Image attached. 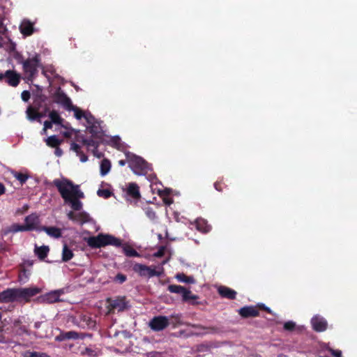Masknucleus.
<instances>
[{
  "instance_id": "42",
  "label": "nucleus",
  "mask_w": 357,
  "mask_h": 357,
  "mask_svg": "<svg viewBox=\"0 0 357 357\" xmlns=\"http://www.w3.org/2000/svg\"><path fill=\"white\" fill-rule=\"evenodd\" d=\"M296 324L294 321H289L284 323V329L287 331H292L295 329Z\"/></svg>"
},
{
  "instance_id": "59",
  "label": "nucleus",
  "mask_w": 357,
  "mask_h": 357,
  "mask_svg": "<svg viewBox=\"0 0 357 357\" xmlns=\"http://www.w3.org/2000/svg\"><path fill=\"white\" fill-rule=\"evenodd\" d=\"M164 254V248H161L155 254V256L156 257H162Z\"/></svg>"
},
{
  "instance_id": "4",
  "label": "nucleus",
  "mask_w": 357,
  "mask_h": 357,
  "mask_svg": "<svg viewBox=\"0 0 357 357\" xmlns=\"http://www.w3.org/2000/svg\"><path fill=\"white\" fill-rule=\"evenodd\" d=\"M132 270L140 277L145 278H151L155 276L160 277L163 273V268L160 267L156 269L155 266H148L144 264L136 263L132 266Z\"/></svg>"
},
{
  "instance_id": "39",
  "label": "nucleus",
  "mask_w": 357,
  "mask_h": 357,
  "mask_svg": "<svg viewBox=\"0 0 357 357\" xmlns=\"http://www.w3.org/2000/svg\"><path fill=\"white\" fill-rule=\"evenodd\" d=\"M127 280V276L123 273H119L114 278V282L119 284H123Z\"/></svg>"
},
{
  "instance_id": "19",
  "label": "nucleus",
  "mask_w": 357,
  "mask_h": 357,
  "mask_svg": "<svg viewBox=\"0 0 357 357\" xmlns=\"http://www.w3.org/2000/svg\"><path fill=\"white\" fill-rule=\"evenodd\" d=\"M218 294L222 297L230 300H234L236 297V291L226 286H220L218 289Z\"/></svg>"
},
{
  "instance_id": "31",
  "label": "nucleus",
  "mask_w": 357,
  "mask_h": 357,
  "mask_svg": "<svg viewBox=\"0 0 357 357\" xmlns=\"http://www.w3.org/2000/svg\"><path fill=\"white\" fill-rule=\"evenodd\" d=\"M89 221V215L84 212L77 213L75 215V219L74 222H77L81 225H83Z\"/></svg>"
},
{
  "instance_id": "32",
  "label": "nucleus",
  "mask_w": 357,
  "mask_h": 357,
  "mask_svg": "<svg viewBox=\"0 0 357 357\" xmlns=\"http://www.w3.org/2000/svg\"><path fill=\"white\" fill-rule=\"evenodd\" d=\"M176 278L179 282L187 284H194L195 282V280L192 276H188L183 273L176 274Z\"/></svg>"
},
{
  "instance_id": "7",
  "label": "nucleus",
  "mask_w": 357,
  "mask_h": 357,
  "mask_svg": "<svg viewBox=\"0 0 357 357\" xmlns=\"http://www.w3.org/2000/svg\"><path fill=\"white\" fill-rule=\"evenodd\" d=\"M64 293L63 289H58L50 291L47 294L41 295L37 298V301L39 303H54L59 302L60 296Z\"/></svg>"
},
{
  "instance_id": "14",
  "label": "nucleus",
  "mask_w": 357,
  "mask_h": 357,
  "mask_svg": "<svg viewBox=\"0 0 357 357\" xmlns=\"http://www.w3.org/2000/svg\"><path fill=\"white\" fill-rule=\"evenodd\" d=\"M54 101L62 105L67 110L73 105L70 98L64 92L61 91H58L54 93Z\"/></svg>"
},
{
  "instance_id": "17",
  "label": "nucleus",
  "mask_w": 357,
  "mask_h": 357,
  "mask_svg": "<svg viewBox=\"0 0 357 357\" xmlns=\"http://www.w3.org/2000/svg\"><path fill=\"white\" fill-rule=\"evenodd\" d=\"M27 119L31 121H40V119L45 116V114L38 112V108H35L32 106H29L26 111Z\"/></svg>"
},
{
  "instance_id": "22",
  "label": "nucleus",
  "mask_w": 357,
  "mask_h": 357,
  "mask_svg": "<svg viewBox=\"0 0 357 357\" xmlns=\"http://www.w3.org/2000/svg\"><path fill=\"white\" fill-rule=\"evenodd\" d=\"M13 331L16 335H23L24 334H29L28 329L24 325L21 324L19 319L15 320L13 324Z\"/></svg>"
},
{
  "instance_id": "60",
  "label": "nucleus",
  "mask_w": 357,
  "mask_h": 357,
  "mask_svg": "<svg viewBox=\"0 0 357 357\" xmlns=\"http://www.w3.org/2000/svg\"><path fill=\"white\" fill-rule=\"evenodd\" d=\"M24 275L26 278H28V275H26V269H23L21 273H20V280H22V275Z\"/></svg>"
},
{
  "instance_id": "54",
  "label": "nucleus",
  "mask_w": 357,
  "mask_h": 357,
  "mask_svg": "<svg viewBox=\"0 0 357 357\" xmlns=\"http://www.w3.org/2000/svg\"><path fill=\"white\" fill-rule=\"evenodd\" d=\"M52 122L50 121H45L44 122V130H46L47 129H51L52 128Z\"/></svg>"
},
{
  "instance_id": "58",
  "label": "nucleus",
  "mask_w": 357,
  "mask_h": 357,
  "mask_svg": "<svg viewBox=\"0 0 357 357\" xmlns=\"http://www.w3.org/2000/svg\"><path fill=\"white\" fill-rule=\"evenodd\" d=\"M6 192V188L4 185L0 182V196Z\"/></svg>"
},
{
  "instance_id": "48",
  "label": "nucleus",
  "mask_w": 357,
  "mask_h": 357,
  "mask_svg": "<svg viewBox=\"0 0 357 357\" xmlns=\"http://www.w3.org/2000/svg\"><path fill=\"white\" fill-rule=\"evenodd\" d=\"M223 185L224 183L222 182V181H218L214 183V188L219 192H222L223 190Z\"/></svg>"
},
{
  "instance_id": "11",
  "label": "nucleus",
  "mask_w": 357,
  "mask_h": 357,
  "mask_svg": "<svg viewBox=\"0 0 357 357\" xmlns=\"http://www.w3.org/2000/svg\"><path fill=\"white\" fill-rule=\"evenodd\" d=\"M107 303L109 304L111 309L117 310L119 312L128 308V303L125 297H118L116 299L109 298Z\"/></svg>"
},
{
  "instance_id": "13",
  "label": "nucleus",
  "mask_w": 357,
  "mask_h": 357,
  "mask_svg": "<svg viewBox=\"0 0 357 357\" xmlns=\"http://www.w3.org/2000/svg\"><path fill=\"white\" fill-rule=\"evenodd\" d=\"M312 328L316 332H323L327 329L328 323L323 317L315 316L311 320Z\"/></svg>"
},
{
  "instance_id": "1",
  "label": "nucleus",
  "mask_w": 357,
  "mask_h": 357,
  "mask_svg": "<svg viewBox=\"0 0 357 357\" xmlns=\"http://www.w3.org/2000/svg\"><path fill=\"white\" fill-rule=\"evenodd\" d=\"M52 185L55 186L65 203L69 204L73 210L79 211L82 208V202L79 200L84 197V192L79 190V185L66 178L54 179Z\"/></svg>"
},
{
  "instance_id": "46",
  "label": "nucleus",
  "mask_w": 357,
  "mask_h": 357,
  "mask_svg": "<svg viewBox=\"0 0 357 357\" xmlns=\"http://www.w3.org/2000/svg\"><path fill=\"white\" fill-rule=\"evenodd\" d=\"M70 149L75 151L77 155H79L82 151L80 146L75 142L71 143Z\"/></svg>"
},
{
  "instance_id": "33",
  "label": "nucleus",
  "mask_w": 357,
  "mask_h": 357,
  "mask_svg": "<svg viewBox=\"0 0 357 357\" xmlns=\"http://www.w3.org/2000/svg\"><path fill=\"white\" fill-rule=\"evenodd\" d=\"M49 117L53 123L57 125L61 124V122L63 121L62 118L60 116L59 113L55 110H52L49 113Z\"/></svg>"
},
{
  "instance_id": "64",
  "label": "nucleus",
  "mask_w": 357,
  "mask_h": 357,
  "mask_svg": "<svg viewBox=\"0 0 357 357\" xmlns=\"http://www.w3.org/2000/svg\"><path fill=\"white\" fill-rule=\"evenodd\" d=\"M49 111V107H45V111L44 112H42L41 113L45 114V116L46 115V113Z\"/></svg>"
},
{
  "instance_id": "5",
  "label": "nucleus",
  "mask_w": 357,
  "mask_h": 357,
  "mask_svg": "<svg viewBox=\"0 0 357 357\" xmlns=\"http://www.w3.org/2000/svg\"><path fill=\"white\" fill-rule=\"evenodd\" d=\"M40 61V56L38 54L23 61V70L29 79H32L37 75Z\"/></svg>"
},
{
  "instance_id": "35",
  "label": "nucleus",
  "mask_w": 357,
  "mask_h": 357,
  "mask_svg": "<svg viewBox=\"0 0 357 357\" xmlns=\"http://www.w3.org/2000/svg\"><path fill=\"white\" fill-rule=\"evenodd\" d=\"M87 130L89 133L92 134L93 135H96L100 132V127L98 125V122L94 123L93 124H91L87 126Z\"/></svg>"
},
{
  "instance_id": "28",
  "label": "nucleus",
  "mask_w": 357,
  "mask_h": 357,
  "mask_svg": "<svg viewBox=\"0 0 357 357\" xmlns=\"http://www.w3.org/2000/svg\"><path fill=\"white\" fill-rule=\"evenodd\" d=\"M74 257L73 251L68 247L66 244L63 245L62 250V261L67 262Z\"/></svg>"
},
{
  "instance_id": "20",
  "label": "nucleus",
  "mask_w": 357,
  "mask_h": 357,
  "mask_svg": "<svg viewBox=\"0 0 357 357\" xmlns=\"http://www.w3.org/2000/svg\"><path fill=\"white\" fill-rule=\"evenodd\" d=\"M20 30L22 35L31 36L34 31L33 24L28 20H24L20 26Z\"/></svg>"
},
{
  "instance_id": "34",
  "label": "nucleus",
  "mask_w": 357,
  "mask_h": 357,
  "mask_svg": "<svg viewBox=\"0 0 357 357\" xmlns=\"http://www.w3.org/2000/svg\"><path fill=\"white\" fill-rule=\"evenodd\" d=\"M69 111H73L75 113V116L77 119L80 120L82 118H84L86 112L81 110L79 108H78L76 106H74L73 105H71V107L68 109Z\"/></svg>"
},
{
  "instance_id": "26",
  "label": "nucleus",
  "mask_w": 357,
  "mask_h": 357,
  "mask_svg": "<svg viewBox=\"0 0 357 357\" xmlns=\"http://www.w3.org/2000/svg\"><path fill=\"white\" fill-rule=\"evenodd\" d=\"M122 247L123 252L126 257H139L140 254L137 252L131 245L128 244H123Z\"/></svg>"
},
{
  "instance_id": "23",
  "label": "nucleus",
  "mask_w": 357,
  "mask_h": 357,
  "mask_svg": "<svg viewBox=\"0 0 357 357\" xmlns=\"http://www.w3.org/2000/svg\"><path fill=\"white\" fill-rule=\"evenodd\" d=\"M82 144L86 146L89 151H91L93 153L94 155H97L98 158L100 155L96 154V151H98V143L97 141L94 140L92 138L90 139H83Z\"/></svg>"
},
{
  "instance_id": "15",
  "label": "nucleus",
  "mask_w": 357,
  "mask_h": 357,
  "mask_svg": "<svg viewBox=\"0 0 357 357\" xmlns=\"http://www.w3.org/2000/svg\"><path fill=\"white\" fill-rule=\"evenodd\" d=\"M238 314L243 318H249L258 317L259 312L257 307L250 305L239 309Z\"/></svg>"
},
{
  "instance_id": "52",
  "label": "nucleus",
  "mask_w": 357,
  "mask_h": 357,
  "mask_svg": "<svg viewBox=\"0 0 357 357\" xmlns=\"http://www.w3.org/2000/svg\"><path fill=\"white\" fill-rule=\"evenodd\" d=\"M331 354L335 357H342V351L340 350H335L330 349Z\"/></svg>"
},
{
  "instance_id": "21",
  "label": "nucleus",
  "mask_w": 357,
  "mask_h": 357,
  "mask_svg": "<svg viewBox=\"0 0 357 357\" xmlns=\"http://www.w3.org/2000/svg\"><path fill=\"white\" fill-rule=\"evenodd\" d=\"M195 227L198 231L205 234L209 232L211 229V227L208 224L207 221L201 218L195 220Z\"/></svg>"
},
{
  "instance_id": "36",
  "label": "nucleus",
  "mask_w": 357,
  "mask_h": 357,
  "mask_svg": "<svg viewBox=\"0 0 357 357\" xmlns=\"http://www.w3.org/2000/svg\"><path fill=\"white\" fill-rule=\"evenodd\" d=\"M97 195L100 197L107 199L112 196V192L108 189H98Z\"/></svg>"
},
{
  "instance_id": "3",
  "label": "nucleus",
  "mask_w": 357,
  "mask_h": 357,
  "mask_svg": "<svg viewBox=\"0 0 357 357\" xmlns=\"http://www.w3.org/2000/svg\"><path fill=\"white\" fill-rule=\"evenodd\" d=\"M126 160L130 168L137 175H145L150 169L149 163L142 157L131 153H126Z\"/></svg>"
},
{
  "instance_id": "57",
  "label": "nucleus",
  "mask_w": 357,
  "mask_h": 357,
  "mask_svg": "<svg viewBox=\"0 0 357 357\" xmlns=\"http://www.w3.org/2000/svg\"><path fill=\"white\" fill-rule=\"evenodd\" d=\"M55 154L57 156H61L63 154V151L59 146L55 147Z\"/></svg>"
},
{
  "instance_id": "9",
  "label": "nucleus",
  "mask_w": 357,
  "mask_h": 357,
  "mask_svg": "<svg viewBox=\"0 0 357 357\" xmlns=\"http://www.w3.org/2000/svg\"><path fill=\"white\" fill-rule=\"evenodd\" d=\"M17 299H23L28 302L30 298L41 292V289L36 287L17 288Z\"/></svg>"
},
{
  "instance_id": "61",
  "label": "nucleus",
  "mask_w": 357,
  "mask_h": 357,
  "mask_svg": "<svg viewBox=\"0 0 357 357\" xmlns=\"http://www.w3.org/2000/svg\"><path fill=\"white\" fill-rule=\"evenodd\" d=\"M126 161L124 160H121L119 161V165L120 166H124L126 165Z\"/></svg>"
},
{
  "instance_id": "62",
  "label": "nucleus",
  "mask_w": 357,
  "mask_h": 357,
  "mask_svg": "<svg viewBox=\"0 0 357 357\" xmlns=\"http://www.w3.org/2000/svg\"><path fill=\"white\" fill-rule=\"evenodd\" d=\"M63 136H64L65 137H66V138H69V137H70L71 134H70V132H65L63 133Z\"/></svg>"
},
{
  "instance_id": "38",
  "label": "nucleus",
  "mask_w": 357,
  "mask_h": 357,
  "mask_svg": "<svg viewBox=\"0 0 357 357\" xmlns=\"http://www.w3.org/2000/svg\"><path fill=\"white\" fill-rule=\"evenodd\" d=\"M81 354L82 356H87L89 357L97 356V352L95 350L88 347L85 348L83 351H82Z\"/></svg>"
},
{
  "instance_id": "41",
  "label": "nucleus",
  "mask_w": 357,
  "mask_h": 357,
  "mask_svg": "<svg viewBox=\"0 0 357 357\" xmlns=\"http://www.w3.org/2000/svg\"><path fill=\"white\" fill-rule=\"evenodd\" d=\"M145 214L151 220H154L156 218V213L155 211L151 207H147L145 208Z\"/></svg>"
},
{
  "instance_id": "27",
  "label": "nucleus",
  "mask_w": 357,
  "mask_h": 357,
  "mask_svg": "<svg viewBox=\"0 0 357 357\" xmlns=\"http://www.w3.org/2000/svg\"><path fill=\"white\" fill-rule=\"evenodd\" d=\"M46 144L52 148L59 146L63 142L62 139H59L56 135H52L45 139Z\"/></svg>"
},
{
  "instance_id": "45",
  "label": "nucleus",
  "mask_w": 357,
  "mask_h": 357,
  "mask_svg": "<svg viewBox=\"0 0 357 357\" xmlns=\"http://www.w3.org/2000/svg\"><path fill=\"white\" fill-rule=\"evenodd\" d=\"M14 231H30L28 229V227H26V224L24 225H17L14 226Z\"/></svg>"
},
{
  "instance_id": "24",
  "label": "nucleus",
  "mask_w": 357,
  "mask_h": 357,
  "mask_svg": "<svg viewBox=\"0 0 357 357\" xmlns=\"http://www.w3.org/2000/svg\"><path fill=\"white\" fill-rule=\"evenodd\" d=\"M167 289L171 293L181 294L182 297H185L187 294L190 293V290L184 287L177 284H170L168 286Z\"/></svg>"
},
{
  "instance_id": "2",
  "label": "nucleus",
  "mask_w": 357,
  "mask_h": 357,
  "mask_svg": "<svg viewBox=\"0 0 357 357\" xmlns=\"http://www.w3.org/2000/svg\"><path fill=\"white\" fill-rule=\"evenodd\" d=\"M87 245L91 248H100L107 245H113L120 248L122 245V240L108 234L100 233L96 236L89 237L86 240Z\"/></svg>"
},
{
  "instance_id": "16",
  "label": "nucleus",
  "mask_w": 357,
  "mask_h": 357,
  "mask_svg": "<svg viewBox=\"0 0 357 357\" xmlns=\"http://www.w3.org/2000/svg\"><path fill=\"white\" fill-rule=\"evenodd\" d=\"M39 223V216L36 213H31L24 219V224H26L28 229L30 231L38 230V226Z\"/></svg>"
},
{
  "instance_id": "55",
  "label": "nucleus",
  "mask_w": 357,
  "mask_h": 357,
  "mask_svg": "<svg viewBox=\"0 0 357 357\" xmlns=\"http://www.w3.org/2000/svg\"><path fill=\"white\" fill-rule=\"evenodd\" d=\"M76 214L77 213L73 211H70L67 214L68 218L72 221H75Z\"/></svg>"
},
{
  "instance_id": "8",
  "label": "nucleus",
  "mask_w": 357,
  "mask_h": 357,
  "mask_svg": "<svg viewBox=\"0 0 357 357\" xmlns=\"http://www.w3.org/2000/svg\"><path fill=\"white\" fill-rule=\"evenodd\" d=\"M5 82L11 86L16 87L20 82V75L14 70H8L4 73H0V82Z\"/></svg>"
},
{
  "instance_id": "18",
  "label": "nucleus",
  "mask_w": 357,
  "mask_h": 357,
  "mask_svg": "<svg viewBox=\"0 0 357 357\" xmlns=\"http://www.w3.org/2000/svg\"><path fill=\"white\" fill-rule=\"evenodd\" d=\"M79 338V334L76 331H61L59 335L55 337V340L62 342L66 340H77Z\"/></svg>"
},
{
  "instance_id": "63",
  "label": "nucleus",
  "mask_w": 357,
  "mask_h": 357,
  "mask_svg": "<svg viewBox=\"0 0 357 357\" xmlns=\"http://www.w3.org/2000/svg\"><path fill=\"white\" fill-rule=\"evenodd\" d=\"M113 141H114V142L116 144H117V143H119V142L120 139H119V137H116V138H114V139H113Z\"/></svg>"
},
{
  "instance_id": "53",
  "label": "nucleus",
  "mask_w": 357,
  "mask_h": 357,
  "mask_svg": "<svg viewBox=\"0 0 357 357\" xmlns=\"http://www.w3.org/2000/svg\"><path fill=\"white\" fill-rule=\"evenodd\" d=\"M7 342V339L3 334V331L2 328H0V343Z\"/></svg>"
},
{
  "instance_id": "12",
  "label": "nucleus",
  "mask_w": 357,
  "mask_h": 357,
  "mask_svg": "<svg viewBox=\"0 0 357 357\" xmlns=\"http://www.w3.org/2000/svg\"><path fill=\"white\" fill-rule=\"evenodd\" d=\"M17 300H18L17 289H8L0 292V303H9Z\"/></svg>"
},
{
  "instance_id": "49",
  "label": "nucleus",
  "mask_w": 357,
  "mask_h": 357,
  "mask_svg": "<svg viewBox=\"0 0 357 357\" xmlns=\"http://www.w3.org/2000/svg\"><path fill=\"white\" fill-rule=\"evenodd\" d=\"M163 202L167 206H170L173 203V199L168 196L162 197Z\"/></svg>"
},
{
  "instance_id": "30",
  "label": "nucleus",
  "mask_w": 357,
  "mask_h": 357,
  "mask_svg": "<svg viewBox=\"0 0 357 357\" xmlns=\"http://www.w3.org/2000/svg\"><path fill=\"white\" fill-rule=\"evenodd\" d=\"M49 250L50 249L48 246L43 245L36 248L35 252L40 259H44L47 256Z\"/></svg>"
},
{
  "instance_id": "6",
  "label": "nucleus",
  "mask_w": 357,
  "mask_h": 357,
  "mask_svg": "<svg viewBox=\"0 0 357 357\" xmlns=\"http://www.w3.org/2000/svg\"><path fill=\"white\" fill-rule=\"evenodd\" d=\"M125 197L127 201L130 203L136 204L141 199V193L139 191V187L136 183H129L125 190Z\"/></svg>"
},
{
  "instance_id": "44",
  "label": "nucleus",
  "mask_w": 357,
  "mask_h": 357,
  "mask_svg": "<svg viewBox=\"0 0 357 357\" xmlns=\"http://www.w3.org/2000/svg\"><path fill=\"white\" fill-rule=\"evenodd\" d=\"M28 176L22 173H17L15 178L22 184L24 183L28 179Z\"/></svg>"
},
{
  "instance_id": "43",
  "label": "nucleus",
  "mask_w": 357,
  "mask_h": 357,
  "mask_svg": "<svg viewBox=\"0 0 357 357\" xmlns=\"http://www.w3.org/2000/svg\"><path fill=\"white\" fill-rule=\"evenodd\" d=\"M182 298H183V301L188 302V301H190L191 300L192 301L197 300V299L199 298V297L197 295L192 294V292L190 291V293L187 294L185 298L182 297Z\"/></svg>"
},
{
  "instance_id": "56",
  "label": "nucleus",
  "mask_w": 357,
  "mask_h": 357,
  "mask_svg": "<svg viewBox=\"0 0 357 357\" xmlns=\"http://www.w3.org/2000/svg\"><path fill=\"white\" fill-rule=\"evenodd\" d=\"M78 155L80 157V160L82 162H84L88 160V157L82 151H81L80 154Z\"/></svg>"
},
{
  "instance_id": "51",
  "label": "nucleus",
  "mask_w": 357,
  "mask_h": 357,
  "mask_svg": "<svg viewBox=\"0 0 357 357\" xmlns=\"http://www.w3.org/2000/svg\"><path fill=\"white\" fill-rule=\"evenodd\" d=\"M257 307L261 309V310H263L264 311H266V312L269 313V314H271L272 311L268 307H266L264 304L263 303H261V304H258L257 305Z\"/></svg>"
},
{
  "instance_id": "40",
  "label": "nucleus",
  "mask_w": 357,
  "mask_h": 357,
  "mask_svg": "<svg viewBox=\"0 0 357 357\" xmlns=\"http://www.w3.org/2000/svg\"><path fill=\"white\" fill-rule=\"evenodd\" d=\"M84 119L86 120L88 126L98 122L90 112H86Z\"/></svg>"
},
{
  "instance_id": "37",
  "label": "nucleus",
  "mask_w": 357,
  "mask_h": 357,
  "mask_svg": "<svg viewBox=\"0 0 357 357\" xmlns=\"http://www.w3.org/2000/svg\"><path fill=\"white\" fill-rule=\"evenodd\" d=\"M24 357H50L45 353H40L37 351H27L25 353Z\"/></svg>"
},
{
  "instance_id": "29",
  "label": "nucleus",
  "mask_w": 357,
  "mask_h": 357,
  "mask_svg": "<svg viewBox=\"0 0 357 357\" xmlns=\"http://www.w3.org/2000/svg\"><path fill=\"white\" fill-rule=\"evenodd\" d=\"M111 169V162L108 159H103L100 162V174L105 176Z\"/></svg>"
},
{
  "instance_id": "25",
  "label": "nucleus",
  "mask_w": 357,
  "mask_h": 357,
  "mask_svg": "<svg viewBox=\"0 0 357 357\" xmlns=\"http://www.w3.org/2000/svg\"><path fill=\"white\" fill-rule=\"evenodd\" d=\"M40 230L45 231L51 237L58 238L61 236V230L56 227L44 226Z\"/></svg>"
},
{
  "instance_id": "10",
  "label": "nucleus",
  "mask_w": 357,
  "mask_h": 357,
  "mask_svg": "<svg viewBox=\"0 0 357 357\" xmlns=\"http://www.w3.org/2000/svg\"><path fill=\"white\" fill-rule=\"evenodd\" d=\"M149 325L152 330L160 331L169 326V319L165 316L155 317L151 320Z\"/></svg>"
},
{
  "instance_id": "50",
  "label": "nucleus",
  "mask_w": 357,
  "mask_h": 357,
  "mask_svg": "<svg viewBox=\"0 0 357 357\" xmlns=\"http://www.w3.org/2000/svg\"><path fill=\"white\" fill-rule=\"evenodd\" d=\"M170 193V190L169 189H165L163 190H159L158 191V195L160 196V197H167L169 195Z\"/></svg>"
},
{
  "instance_id": "47",
  "label": "nucleus",
  "mask_w": 357,
  "mask_h": 357,
  "mask_svg": "<svg viewBox=\"0 0 357 357\" xmlns=\"http://www.w3.org/2000/svg\"><path fill=\"white\" fill-rule=\"evenodd\" d=\"M31 97L30 92L29 91H23L21 94V98L23 101L27 102Z\"/></svg>"
}]
</instances>
